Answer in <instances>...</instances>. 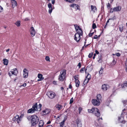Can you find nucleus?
Returning <instances> with one entry per match:
<instances>
[{
    "label": "nucleus",
    "mask_w": 127,
    "mask_h": 127,
    "mask_svg": "<svg viewBox=\"0 0 127 127\" xmlns=\"http://www.w3.org/2000/svg\"><path fill=\"white\" fill-rule=\"evenodd\" d=\"M88 111L89 113H93L97 117H99L100 115V112L97 108L93 107L91 109H88Z\"/></svg>",
    "instance_id": "nucleus-1"
},
{
    "label": "nucleus",
    "mask_w": 127,
    "mask_h": 127,
    "mask_svg": "<svg viewBox=\"0 0 127 127\" xmlns=\"http://www.w3.org/2000/svg\"><path fill=\"white\" fill-rule=\"evenodd\" d=\"M66 71L64 69L63 70L60 71V74L58 77V79L59 80L63 81L64 80L66 75Z\"/></svg>",
    "instance_id": "nucleus-2"
},
{
    "label": "nucleus",
    "mask_w": 127,
    "mask_h": 127,
    "mask_svg": "<svg viewBox=\"0 0 127 127\" xmlns=\"http://www.w3.org/2000/svg\"><path fill=\"white\" fill-rule=\"evenodd\" d=\"M37 103H35L34 105H33L32 107V108L29 109L28 111V113H32L34 112L35 111L38 110L37 108Z\"/></svg>",
    "instance_id": "nucleus-3"
},
{
    "label": "nucleus",
    "mask_w": 127,
    "mask_h": 127,
    "mask_svg": "<svg viewBox=\"0 0 127 127\" xmlns=\"http://www.w3.org/2000/svg\"><path fill=\"white\" fill-rule=\"evenodd\" d=\"M127 109H124L123 110L122 112V113L120 117H118V119H123L124 118L125 116L124 114L125 115L127 114Z\"/></svg>",
    "instance_id": "nucleus-4"
},
{
    "label": "nucleus",
    "mask_w": 127,
    "mask_h": 127,
    "mask_svg": "<svg viewBox=\"0 0 127 127\" xmlns=\"http://www.w3.org/2000/svg\"><path fill=\"white\" fill-rule=\"evenodd\" d=\"M48 95L49 97L51 99L54 98L56 95L55 93L52 92H49L48 93V95Z\"/></svg>",
    "instance_id": "nucleus-5"
},
{
    "label": "nucleus",
    "mask_w": 127,
    "mask_h": 127,
    "mask_svg": "<svg viewBox=\"0 0 127 127\" xmlns=\"http://www.w3.org/2000/svg\"><path fill=\"white\" fill-rule=\"evenodd\" d=\"M81 35L78 34L77 33H75L74 35V39L76 40L77 42H79L81 38L80 36Z\"/></svg>",
    "instance_id": "nucleus-6"
},
{
    "label": "nucleus",
    "mask_w": 127,
    "mask_h": 127,
    "mask_svg": "<svg viewBox=\"0 0 127 127\" xmlns=\"http://www.w3.org/2000/svg\"><path fill=\"white\" fill-rule=\"evenodd\" d=\"M100 101L97 99H93L92 102V104L95 105H98L100 104Z\"/></svg>",
    "instance_id": "nucleus-7"
},
{
    "label": "nucleus",
    "mask_w": 127,
    "mask_h": 127,
    "mask_svg": "<svg viewBox=\"0 0 127 127\" xmlns=\"http://www.w3.org/2000/svg\"><path fill=\"white\" fill-rule=\"evenodd\" d=\"M28 70L26 68H24L23 70V76L24 78H27L28 76Z\"/></svg>",
    "instance_id": "nucleus-8"
},
{
    "label": "nucleus",
    "mask_w": 127,
    "mask_h": 127,
    "mask_svg": "<svg viewBox=\"0 0 127 127\" xmlns=\"http://www.w3.org/2000/svg\"><path fill=\"white\" fill-rule=\"evenodd\" d=\"M38 120H30L32 126H34L38 122Z\"/></svg>",
    "instance_id": "nucleus-9"
},
{
    "label": "nucleus",
    "mask_w": 127,
    "mask_h": 127,
    "mask_svg": "<svg viewBox=\"0 0 127 127\" xmlns=\"http://www.w3.org/2000/svg\"><path fill=\"white\" fill-rule=\"evenodd\" d=\"M31 34L32 36H34L36 33L34 29V28L33 27H31Z\"/></svg>",
    "instance_id": "nucleus-10"
},
{
    "label": "nucleus",
    "mask_w": 127,
    "mask_h": 127,
    "mask_svg": "<svg viewBox=\"0 0 127 127\" xmlns=\"http://www.w3.org/2000/svg\"><path fill=\"white\" fill-rule=\"evenodd\" d=\"M50 111V109L46 108L42 111V114L43 115H46L49 113Z\"/></svg>",
    "instance_id": "nucleus-11"
},
{
    "label": "nucleus",
    "mask_w": 127,
    "mask_h": 127,
    "mask_svg": "<svg viewBox=\"0 0 127 127\" xmlns=\"http://www.w3.org/2000/svg\"><path fill=\"white\" fill-rule=\"evenodd\" d=\"M48 6L49 8L48 12L49 13L51 14L53 10L52 5L51 4V3H49L48 4Z\"/></svg>",
    "instance_id": "nucleus-12"
},
{
    "label": "nucleus",
    "mask_w": 127,
    "mask_h": 127,
    "mask_svg": "<svg viewBox=\"0 0 127 127\" xmlns=\"http://www.w3.org/2000/svg\"><path fill=\"white\" fill-rule=\"evenodd\" d=\"M108 87V85H107L104 84L102 86V89L103 90L106 91L107 90Z\"/></svg>",
    "instance_id": "nucleus-13"
},
{
    "label": "nucleus",
    "mask_w": 127,
    "mask_h": 127,
    "mask_svg": "<svg viewBox=\"0 0 127 127\" xmlns=\"http://www.w3.org/2000/svg\"><path fill=\"white\" fill-rule=\"evenodd\" d=\"M114 11H119L121 9V7L120 6H118L116 7H114Z\"/></svg>",
    "instance_id": "nucleus-14"
},
{
    "label": "nucleus",
    "mask_w": 127,
    "mask_h": 127,
    "mask_svg": "<svg viewBox=\"0 0 127 127\" xmlns=\"http://www.w3.org/2000/svg\"><path fill=\"white\" fill-rule=\"evenodd\" d=\"M12 70H13L10 71V72L11 73V74H12L16 75L17 73L18 72L17 69L16 68H15L13 69Z\"/></svg>",
    "instance_id": "nucleus-15"
},
{
    "label": "nucleus",
    "mask_w": 127,
    "mask_h": 127,
    "mask_svg": "<svg viewBox=\"0 0 127 127\" xmlns=\"http://www.w3.org/2000/svg\"><path fill=\"white\" fill-rule=\"evenodd\" d=\"M55 107L58 110H60L61 109L63 106L59 104H57L55 106Z\"/></svg>",
    "instance_id": "nucleus-16"
},
{
    "label": "nucleus",
    "mask_w": 127,
    "mask_h": 127,
    "mask_svg": "<svg viewBox=\"0 0 127 127\" xmlns=\"http://www.w3.org/2000/svg\"><path fill=\"white\" fill-rule=\"evenodd\" d=\"M11 3L12 7H13L14 8L16 6H17V3L15 0H11Z\"/></svg>",
    "instance_id": "nucleus-17"
},
{
    "label": "nucleus",
    "mask_w": 127,
    "mask_h": 127,
    "mask_svg": "<svg viewBox=\"0 0 127 127\" xmlns=\"http://www.w3.org/2000/svg\"><path fill=\"white\" fill-rule=\"evenodd\" d=\"M38 77L39 79L37 80L38 81H41L44 79V78L42 77V75L40 74H38Z\"/></svg>",
    "instance_id": "nucleus-18"
},
{
    "label": "nucleus",
    "mask_w": 127,
    "mask_h": 127,
    "mask_svg": "<svg viewBox=\"0 0 127 127\" xmlns=\"http://www.w3.org/2000/svg\"><path fill=\"white\" fill-rule=\"evenodd\" d=\"M76 122L78 127H81L82 124L81 121L79 120H76Z\"/></svg>",
    "instance_id": "nucleus-19"
},
{
    "label": "nucleus",
    "mask_w": 127,
    "mask_h": 127,
    "mask_svg": "<svg viewBox=\"0 0 127 127\" xmlns=\"http://www.w3.org/2000/svg\"><path fill=\"white\" fill-rule=\"evenodd\" d=\"M77 32L76 33H77L78 34L82 35L83 34V32L81 28L79 30L76 31Z\"/></svg>",
    "instance_id": "nucleus-20"
},
{
    "label": "nucleus",
    "mask_w": 127,
    "mask_h": 127,
    "mask_svg": "<svg viewBox=\"0 0 127 127\" xmlns=\"http://www.w3.org/2000/svg\"><path fill=\"white\" fill-rule=\"evenodd\" d=\"M66 120H64L62 121L59 123L60 127H63L64 126V122Z\"/></svg>",
    "instance_id": "nucleus-21"
},
{
    "label": "nucleus",
    "mask_w": 127,
    "mask_h": 127,
    "mask_svg": "<svg viewBox=\"0 0 127 127\" xmlns=\"http://www.w3.org/2000/svg\"><path fill=\"white\" fill-rule=\"evenodd\" d=\"M29 117L31 119H39L37 116L35 115H33L31 116H29Z\"/></svg>",
    "instance_id": "nucleus-22"
},
{
    "label": "nucleus",
    "mask_w": 127,
    "mask_h": 127,
    "mask_svg": "<svg viewBox=\"0 0 127 127\" xmlns=\"http://www.w3.org/2000/svg\"><path fill=\"white\" fill-rule=\"evenodd\" d=\"M122 88L127 87V81H126L125 83L121 85Z\"/></svg>",
    "instance_id": "nucleus-23"
},
{
    "label": "nucleus",
    "mask_w": 127,
    "mask_h": 127,
    "mask_svg": "<svg viewBox=\"0 0 127 127\" xmlns=\"http://www.w3.org/2000/svg\"><path fill=\"white\" fill-rule=\"evenodd\" d=\"M76 86L77 87H78L79 85L80 82L78 80H77L75 81Z\"/></svg>",
    "instance_id": "nucleus-24"
},
{
    "label": "nucleus",
    "mask_w": 127,
    "mask_h": 127,
    "mask_svg": "<svg viewBox=\"0 0 127 127\" xmlns=\"http://www.w3.org/2000/svg\"><path fill=\"white\" fill-rule=\"evenodd\" d=\"M3 61L4 64L5 65H7L8 63V60H7L6 59H3Z\"/></svg>",
    "instance_id": "nucleus-25"
},
{
    "label": "nucleus",
    "mask_w": 127,
    "mask_h": 127,
    "mask_svg": "<svg viewBox=\"0 0 127 127\" xmlns=\"http://www.w3.org/2000/svg\"><path fill=\"white\" fill-rule=\"evenodd\" d=\"M91 11H93L94 12H95V10L96 9V7L95 6H93L92 5H91Z\"/></svg>",
    "instance_id": "nucleus-26"
},
{
    "label": "nucleus",
    "mask_w": 127,
    "mask_h": 127,
    "mask_svg": "<svg viewBox=\"0 0 127 127\" xmlns=\"http://www.w3.org/2000/svg\"><path fill=\"white\" fill-rule=\"evenodd\" d=\"M20 21H18L15 23V24L17 27H19L20 25Z\"/></svg>",
    "instance_id": "nucleus-27"
},
{
    "label": "nucleus",
    "mask_w": 127,
    "mask_h": 127,
    "mask_svg": "<svg viewBox=\"0 0 127 127\" xmlns=\"http://www.w3.org/2000/svg\"><path fill=\"white\" fill-rule=\"evenodd\" d=\"M101 96L100 94H98L97 95L96 99L100 101L101 100Z\"/></svg>",
    "instance_id": "nucleus-28"
},
{
    "label": "nucleus",
    "mask_w": 127,
    "mask_h": 127,
    "mask_svg": "<svg viewBox=\"0 0 127 127\" xmlns=\"http://www.w3.org/2000/svg\"><path fill=\"white\" fill-rule=\"evenodd\" d=\"M74 26L76 30V31L79 30L80 29V27L79 26H78V25L76 24Z\"/></svg>",
    "instance_id": "nucleus-29"
},
{
    "label": "nucleus",
    "mask_w": 127,
    "mask_h": 127,
    "mask_svg": "<svg viewBox=\"0 0 127 127\" xmlns=\"http://www.w3.org/2000/svg\"><path fill=\"white\" fill-rule=\"evenodd\" d=\"M43 125L44 123L43 121L42 120L40 121L39 125H40V126H43Z\"/></svg>",
    "instance_id": "nucleus-30"
},
{
    "label": "nucleus",
    "mask_w": 127,
    "mask_h": 127,
    "mask_svg": "<svg viewBox=\"0 0 127 127\" xmlns=\"http://www.w3.org/2000/svg\"><path fill=\"white\" fill-rule=\"evenodd\" d=\"M89 80V79L86 78V79L85 80L84 82V84L85 85V84H86L87 83H88V82Z\"/></svg>",
    "instance_id": "nucleus-31"
},
{
    "label": "nucleus",
    "mask_w": 127,
    "mask_h": 127,
    "mask_svg": "<svg viewBox=\"0 0 127 127\" xmlns=\"http://www.w3.org/2000/svg\"><path fill=\"white\" fill-rule=\"evenodd\" d=\"M119 120V122L120 123H122L123 124H125L126 121H125L124 120Z\"/></svg>",
    "instance_id": "nucleus-32"
},
{
    "label": "nucleus",
    "mask_w": 127,
    "mask_h": 127,
    "mask_svg": "<svg viewBox=\"0 0 127 127\" xmlns=\"http://www.w3.org/2000/svg\"><path fill=\"white\" fill-rule=\"evenodd\" d=\"M116 63V62L115 61L114 59L111 63V65H115Z\"/></svg>",
    "instance_id": "nucleus-33"
},
{
    "label": "nucleus",
    "mask_w": 127,
    "mask_h": 127,
    "mask_svg": "<svg viewBox=\"0 0 127 127\" xmlns=\"http://www.w3.org/2000/svg\"><path fill=\"white\" fill-rule=\"evenodd\" d=\"M86 78L89 79V80H90L91 78V75L89 73L87 75Z\"/></svg>",
    "instance_id": "nucleus-34"
},
{
    "label": "nucleus",
    "mask_w": 127,
    "mask_h": 127,
    "mask_svg": "<svg viewBox=\"0 0 127 127\" xmlns=\"http://www.w3.org/2000/svg\"><path fill=\"white\" fill-rule=\"evenodd\" d=\"M42 106V105L41 104H39L38 105V107L37 108L38 111H40L41 109V107Z\"/></svg>",
    "instance_id": "nucleus-35"
},
{
    "label": "nucleus",
    "mask_w": 127,
    "mask_h": 127,
    "mask_svg": "<svg viewBox=\"0 0 127 127\" xmlns=\"http://www.w3.org/2000/svg\"><path fill=\"white\" fill-rule=\"evenodd\" d=\"M119 29L121 32H122L123 30V25L120 26Z\"/></svg>",
    "instance_id": "nucleus-36"
},
{
    "label": "nucleus",
    "mask_w": 127,
    "mask_h": 127,
    "mask_svg": "<svg viewBox=\"0 0 127 127\" xmlns=\"http://www.w3.org/2000/svg\"><path fill=\"white\" fill-rule=\"evenodd\" d=\"M103 68L102 67H101V69L99 71V73L100 74H101L102 73L103 70Z\"/></svg>",
    "instance_id": "nucleus-37"
},
{
    "label": "nucleus",
    "mask_w": 127,
    "mask_h": 127,
    "mask_svg": "<svg viewBox=\"0 0 127 127\" xmlns=\"http://www.w3.org/2000/svg\"><path fill=\"white\" fill-rule=\"evenodd\" d=\"M13 121L14 122H15V123L17 122L18 124H19L21 121V120H15Z\"/></svg>",
    "instance_id": "nucleus-38"
},
{
    "label": "nucleus",
    "mask_w": 127,
    "mask_h": 127,
    "mask_svg": "<svg viewBox=\"0 0 127 127\" xmlns=\"http://www.w3.org/2000/svg\"><path fill=\"white\" fill-rule=\"evenodd\" d=\"M13 121L14 122H15V123L17 122L18 124H19L21 121V120H15Z\"/></svg>",
    "instance_id": "nucleus-39"
},
{
    "label": "nucleus",
    "mask_w": 127,
    "mask_h": 127,
    "mask_svg": "<svg viewBox=\"0 0 127 127\" xmlns=\"http://www.w3.org/2000/svg\"><path fill=\"white\" fill-rule=\"evenodd\" d=\"M99 120H96V121L95 122V125L96 126H99V123H97V124H96V123L98 122L99 121Z\"/></svg>",
    "instance_id": "nucleus-40"
},
{
    "label": "nucleus",
    "mask_w": 127,
    "mask_h": 127,
    "mask_svg": "<svg viewBox=\"0 0 127 127\" xmlns=\"http://www.w3.org/2000/svg\"><path fill=\"white\" fill-rule=\"evenodd\" d=\"M65 0L70 3H72L74 1V0Z\"/></svg>",
    "instance_id": "nucleus-41"
},
{
    "label": "nucleus",
    "mask_w": 127,
    "mask_h": 127,
    "mask_svg": "<svg viewBox=\"0 0 127 127\" xmlns=\"http://www.w3.org/2000/svg\"><path fill=\"white\" fill-rule=\"evenodd\" d=\"M79 6L78 5H77L76 4H75L74 8L75 9H76L77 10H79Z\"/></svg>",
    "instance_id": "nucleus-42"
},
{
    "label": "nucleus",
    "mask_w": 127,
    "mask_h": 127,
    "mask_svg": "<svg viewBox=\"0 0 127 127\" xmlns=\"http://www.w3.org/2000/svg\"><path fill=\"white\" fill-rule=\"evenodd\" d=\"M19 116L17 115H16L15 116H14V118L15 119H19Z\"/></svg>",
    "instance_id": "nucleus-43"
},
{
    "label": "nucleus",
    "mask_w": 127,
    "mask_h": 127,
    "mask_svg": "<svg viewBox=\"0 0 127 127\" xmlns=\"http://www.w3.org/2000/svg\"><path fill=\"white\" fill-rule=\"evenodd\" d=\"M96 26L95 23H93L92 25V28L93 29H94L96 28Z\"/></svg>",
    "instance_id": "nucleus-44"
},
{
    "label": "nucleus",
    "mask_w": 127,
    "mask_h": 127,
    "mask_svg": "<svg viewBox=\"0 0 127 127\" xmlns=\"http://www.w3.org/2000/svg\"><path fill=\"white\" fill-rule=\"evenodd\" d=\"M45 60L46 61H50L49 57L48 56H47L45 57Z\"/></svg>",
    "instance_id": "nucleus-45"
},
{
    "label": "nucleus",
    "mask_w": 127,
    "mask_h": 127,
    "mask_svg": "<svg viewBox=\"0 0 127 127\" xmlns=\"http://www.w3.org/2000/svg\"><path fill=\"white\" fill-rule=\"evenodd\" d=\"M125 65L126 66V70L127 72V59H126V61L125 63Z\"/></svg>",
    "instance_id": "nucleus-46"
},
{
    "label": "nucleus",
    "mask_w": 127,
    "mask_h": 127,
    "mask_svg": "<svg viewBox=\"0 0 127 127\" xmlns=\"http://www.w3.org/2000/svg\"><path fill=\"white\" fill-rule=\"evenodd\" d=\"M85 70V67H83L80 70V72L81 73H82L83 72V71H84V70Z\"/></svg>",
    "instance_id": "nucleus-47"
},
{
    "label": "nucleus",
    "mask_w": 127,
    "mask_h": 127,
    "mask_svg": "<svg viewBox=\"0 0 127 127\" xmlns=\"http://www.w3.org/2000/svg\"><path fill=\"white\" fill-rule=\"evenodd\" d=\"M93 55V53H90L89 55H88V57L89 58H91L92 55Z\"/></svg>",
    "instance_id": "nucleus-48"
},
{
    "label": "nucleus",
    "mask_w": 127,
    "mask_h": 127,
    "mask_svg": "<svg viewBox=\"0 0 127 127\" xmlns=\"http://www.w3.org/2000/svg\"><path fill=\"white\" fill-rule=\"evenodd\" d=\"M3 11V8L0 5V12H1Z\"/></svg>",
    "instance_id": "nucleus-49"
},
{
    "label": "nucleus",
    "mask_w": 127,
    "mask_h": 127,
    "mask_svg": "<svg viewBox=\"0 0 127 127\" xmlns=\"http://www.w3.org/2000/svg\"><path fill=\"white\" fill-rule=\"evenodd\" d=\"M113 11H114V9L113 8H111L110 9V13H112L113 12Z\"/></svg>",
    "instance_id": "nucleus-50"
},
{
    "label": "nucleus",
    "mask_w": 127,
    "mask_h": 127,
    "mask_svg": "<svg viewBox=\"0 0 127 127\" xmlns=\"http://www.w3.org/2000/svg\"><path fill=\"white\" fill-rule=\"evenodd\" d=\"M76 4H72L70 5V6L72 7L73 8H74L75 6V5Z\"/></svg>",
    "instance_id": "nucleus-51"
},
{
    "label": "nucleus",
    "mask_w": 127,
    "mask_h": 127,
    "mask_svg": "<svg viewBox=\"0 0 127 127\" xmlns=\"http://www.w3.org/2000/svg\"><path fill=\"white\" fill-rule=\"evenodd\" d=\"M73 102V98L72 97V98L70 99V104H71Z\"/></svg>",
    "instance_id": "nucleus-52"
},
{
    "label": "nucleus",
    "mask_w": 127,
    "mask_h": 127,
    "mask_svg": "<svg viewBox=\"0 0 127 127\" xmlns=\"http://www.w3.org/2000/svg\"><path fill=\"white\" fill-rule=\"evenodd\" d=\"M78 75H76L74 77V79L75 80V81L76 80H78Z\"/></svg>",
    "instance_id": "nucleus-53"
},
{
    "label": "nucleus",
    "mask_w": 127,
    "mask_h": 127,
    "mask_svg": "<svg viewBox=\"0 0 127 127\" xmlns=\"http://www.w3.org/2000/svg\"><path fill=\"white\" fill-rule=\"evenodd\" d=\"M78 110L79 111V113H80L82 110V108L81 107H79V108Z\"/></svg>",
    "instance_id": "nucleus-54"
},
{
    "label": "nucleus",
    "mask_w": 127,
    "mask_h": 127,
    "mask_svg": "<svg viewBox=\"0 0 127 127\" xmlns=\"http://www.w3.org/2000/svg\"><path fill=\"white\" fill-rule=\"evenodd\" d=\"M94 33V32H93L92 33H90L89 34V35L90 37H91L93 34Z\"/></svg>",
    "instance_id": "nucleus-55"
},
{
    "label": "nucleus",
    "mask_w": 127,
    "mask_h": 127,
    "mask_svg": "<svg viewBox=\"0 0 127 127\" xmlns=\"http://www.w3.org/2000/svg\"><path fill=\"white\" fill-rule=\"evenodd\" d=\"M116 55L118 57H119L120 56V54L119 53H116Z\"/></svg>",
    "instance_id": "nucleus-56"
},
{
    "label": "nucleus",
    "mask_w": 127,
    "mask_h": 127,
    "mask_svg": "<svg viewBox=\"0 0 127 127\" xmlns=\"http://www.w3.org/2000/svg\"><path fill=\"white\" fill-rule=\"evenodd\" d=\"M24 114H23L21 115L20 117H19V119H20L21 118H22V117L24 116Z\"/></svg>",
    "instance_id": "nucleus-57"
},
{
    "label": "nucleus",
    "mask_w": 127,
    "mask_h": 127,
    "mask_svg": "<svg viewBox=\"0 0 127 127\" xmlns=\"http://www.w3.org/2000/svg\"><path fill=\"white\" fill-rule=\"evenodd\" d=\"M123 103L124 104H127V101H126L124 100L123 101Z\"/></svg>",
    "instance_id": "nucleus-58"
},
{
    "label": "nucleus",
    "mask_w": 127,
    "mask_h": 127,
    "mask_svg": "<svg viewBox=\"0 0 127 127\" xmlns=\"http://www.w3.org/2000/svg\"><path fill=\"white\" fill-rule=\"evenodd\" d=\"M78 66H79V68H80L81 66V63L80 62H79L77 65Z\"/></svg>",
    "instance_id": "nucleus-59"
},
{
    "label": "nucleus",
    "mask_w": 127,
    "mask_h": 127,
    "mask_svg": "<svg viewBox=\"0 0 127 127\" xmlns=\"http://www.w3.org/2000/svg\"><path fill=\"white\" fill-rule=\"evenodd\" d=\"M107 8H110L111 7V5L109 3H108V4L107 5Z\"/></svg>",
    "instance_id": "nucleus-60"
},
{
    "label": "nucleus",
    "mask_w": 127,
    "mask_h": 127,
    "mask_svg": "<svg viewBox=\"0 0 127 127\" xmlns=\"http://www.w3.org/2000/svg\"><path fill=\"white\" fill-rule=\"evenodd\" d=\"M97 35H96L94 36V37L93 38H94V39H97Z\"/></svg>",
    "instance_id": "nucleus-61"
},
{
    "label": "nucleus",
    "mask_w": 127,
    "mask_h": 127,
    "mask_svg": "<svg viewBox=\"0 0 127 127\" xmlns=\"http://www.w3.org/2000/svg\"><path fill=\"white\" fill-rule=\"evenodd\" d=\"M95 54H99V52L98 51L96 50H95Z\"/></svg>",
    "instance_id": "nucleus-62"
},
{
    "label": "nucleus",
    "mask_w": 127,
    "mask_h": 127,
    "mask_svg": "<svg viewBox=\"0 0 127 127\" xmlns=\"http://www.w3.org/2000/svg\"><path fill=\"white\" fill-rule=\"evenodd\" d=\"M51 1L52 3L54 4L55 3V0H51Z\"/></svg>",
    "instance_id": "nucleus-63"
},
{
    "label": "nucleus",
    "mask_w": 127,
    "mask_h": 127,
    "mask_svg": "<svg viewBox=\"0 0 127 127\" xmlns=\"http://www.w3.org/2000/svg\"><path fill=\"white\" fill-rule=\"evenodd\" d=\"M72 87L71 85V84H70L69 85V89H71L72 88Z\"/></svg>",
    "instance_id": "nucleus-64"
}]
</instances>
